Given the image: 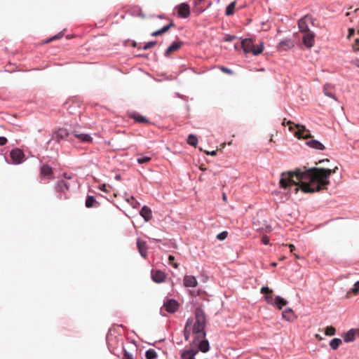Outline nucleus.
<instances>
[{
    "mask_svg": "<svg viewBox=\"0 0 359 359\" xmlns=\"http://www.w3.org/2000/svg\"><path fill=\"white\" fill-rule=\"evenodd\" d=\"M323 91L325 95L335 99L333 93V89L330 85H325L323 87Z\"/></svg>",
    "mask_w": 359,
    "mask_h": 359,
    "instance_id": "33",
    "label": "nucleus"
},
{
    "mask_svg": "<svg viewBox=\"0 0 359 359\" xmlns=\"http://www.w3.org/2000/svg\"><path fill=\"white\" fill-rule=\"evenodd\" d=\"M264 50V44L263 43H259V45H254L252 50L250 53H252L255 55H258L262 53Z\"/></svg>",
    "mask_w": 359,
    "mask_h": 359,
    "instance_id": "31",
    "label": "nucleus"
},
{
    "mask_svg": "<svg viewBox=\"0 0 359 359\" xmlns=\"http://www.w3.org/2000/svg\"><path fill=\"white\" fill-rule=\"evenodd\" d=\"M106 187L107 185L106 184H102L100 187V189L103 191H107V189H106Z\"/></svg>",
    "mask_w": 359,
    "mask_h": 359,
    "instance_id": "54",
    "label": "nucleus"
},
{
    "mask_svg": "<svg viewBox=\"0 0 359 359\" xmlns=\"http://www.w3.org/2000/svg\"><path fill=\"white\" fill-rule=\"evenodd\" d=\"M205 153H206L208 155L215 156V155L217 154V150L212 151H211V152L205 151Z\"/></svg>",
    "mask_w": 359,
    "mask_h": 359,
    "instance_id": "52",
    "label": "nucleus"
},
{
    "mask_svg": "<svg viewBox=\"0 0 359 359\" xmlns=\"http://www.w3.org/2000/svg\"><path fill=\"white\" fill-rule=\"evenodd\" d=\"M140 215L147 222L149 221L152 217L151 209L146 205L142 208Z\"/></svg>",
    "mask_w": 359,
    "mask_h": 359,
    "instance_id": "21",
    "label": "nucleus"
},
{
    "mask_svg": "<svg viewBox=\"0 0 359 359\" xmlns=\"http://www.w3.org/2000/svg\"><path fill=\"white\" fill-rule=\"evenodd\" d=\"M219 69L222 72H224L225 74H227L229 75L233 74V72L231 69H229V68L223 67V66L220 67Z\"/></svg>",
    "mask_w": 359,
    "mask_h": 359,
    "instance_id": "43",
    "label": "nucleus"
},
{
    "mask_svg": "<svg viewBox=\"0 0 359 359\" xmlns=\"http://www.w3.org/2000/svg\"><path fill=\"white\" fill-rule=\"evenodd\" d=\"M282 317L287 320H292L294 319V314L292 309H286L283 311Z\"/></svg>",
    "mask_w": 359,
    "mask_h": 359,
    "instance_id": "28",
    "label": "nucleus"
},
{
    "mask_svg": "<svg viewBox=\"0 0 359 359\" xmlns=\"http://www.w3.org/2000/svg\"><path fill=\"white\" fill-rule=\"evenodd\" d=\"M187 143L193 147H196L198 144V139L195 135L191 134L188 136Z\"/></svg>",
    "mask_w": 359,
    "mask_h": 359,
    "instance_id": "35",
    "label": "nucleus"
},
{
    "mask_svg": "<svg viewBox=\"0 0 359 359\" xmlns=\"http://www.w3.org/2000/svg\"><path fill=\"white\" fill-rule=\"evenodd\" d=\"M137 246L139 250L140 254L144 258L147 256V245L145 241H142L141 239H137Z\"/></svg>",
    "mask_w": 359,
    "mask_h": 359,
    "instance_id": "12",
    "label": "nucleus"
},
{
    "mask_svg": "<svg viewBox=\"0 0 359 359\" xmlns=\"http://www.w3.org/2000/svg\"><path fill=\"white\" fill-rule=\"evenodd\" d=\"M174 26H175V25H174L173 22L171 21L169 25H165L163 27H162L161 29H158L157 31H155L153 33H151V36H160V35L165 33L166 32H168L170 29V27H172Z\"/></svg>",
    "mask_w": 359,
    "mask_h": 359,
    "instance_id": "24",
    "label": "nucleus"
},
{
    "mask_svg": "<svg viewBox=\"0 0 359 359\" xmlns=\"http://www.w3.org/2000/svg\"><path fill=\"white\" fill-rule=\"evenodd\" d=\"M288 247L290 248V252H293V250L295 249L294 245H292V244H289V245H288Z\"/></svg>",
    "mask_w": 359,
    "mask_h": 359,
    "instance_id": "55",
    "label": "nucleus"
},
{
    "mask_svg": "<svg viewBox=\"0 0 359 359\" xmlns=\"http://www.w3.org/2000/svg\"><path fill=\"white\" fill-rule=\"evenodd\" d=\"M358 333V330H351L345 334L344 339L346 342L353 341L355 339V334Z\"/></svg>",
    "mask_w": 359,
    "mask_h": 359,
    "instance_id": "22",
    "label": "nucleus"
},
{
    "mask_svg": "<svg viewBox=\"0 0 359 359\" xmlns=\"http://www.w3.org/2000/svg\"><path fill=\"white\" fill-rule=\"evenodd\" d=\"M294 257H295L297 259H299V257L297 255H296V254H294Z\"/></svg>",
    "mask_w": 359,
    "mask_h": 359,
    "instance_id": "62",
    "label": "nucleus"
},
{
    "mask_svg": "<svg viewBox=\"0 0 359 359\" xmlns=\"http://www.w3.org/2000/svg\"><path fill=\"white\" fill-rule=\"evenodd\" d=\"M287 125L289 126V130L290 131H293V125L296 128H297V130L294 132V135L298 139H309L312 137L310 131L307 130L304 126L300 124H294L291 121H288L287 122Z\"/></svg>",
    "mask_w": 359,
    "mask_h": 359,
    "instance_id": "4",
    "label": "nucleus"
},
{
    "mask_svg": "<svg viewBox=\"0 0 359 359\" xmlns=\"http://www.w3.org/2000/svg\"><path fill=\"white\" fill-rule=\"evenodd\" d=\"M8 140L4 137H0V146H4L7 143Z\"/></svg>",
    "mask_w": 359,
    "mask_h": 359,
    "instance_id": "48",
    "label": "nucleus"
},
{
    "mask_svg": "<svg viewBox=\"0 0 359 359\" xmlns=\"http://www.w3.org/2000/svg\"><path fill=\"white\" fill-rule=\"evenodd\" d=\"M309 169L306 167L302 168H296L293 171L283 172L280 174L279 180V187L283 189H287L292 186H299L304 192L303 187L304 184H310ZM311 187V185H309Z\"/></svg>",
    "mask_w": 359,
    "mask_h": 359,
    "instance_id": "2",
    "label": "nucleus"
},
{
    "mask_svg": "<svg viewBox=\"0 0 359 359\" xmlns=\"http://www.w3.org/2000/svg\"><path fill=\"white\" fill-rule=\"evenodd\" d=\"M354 32H355V29L353 28L348 29V38H350L352 35H353Z\"/></svg>",
    "mask_w": 359,
    "mask_h": 359,
    "instance_id": "50",
    "label": "nucleus"
},
{
    "mask_svg": "<svg viewBox=\"0 0 359 359\" xmlns=\"http://www.w3.org/2000/svg\"><path fill=\"white\" fill-rule=\"evenodd\" d=\"M241 46L245 53H250L254 47L252 41L250 39H245L241 41Z\"/></svg>",
    "mask_w": 359,
    "mask_h": 359,
    "instance_id": "19",
    "label": "nucleus"
},
{
    "mask_svg": "<svg viewBox=\"0 0 359 359\" xmlns=\"http://www.w3.org/2000/svg\"><path fill=\"white\" fill-rule=\"evenodd\" d=\"M236 6V1H233L231 4H229L226 8V11H225L226 15H233L234 13V10H235Z\"/></svg>",
    "mask_w": 359,
    "mask_h": 359,
    "instance_id": "32",
    "label": "nucleus"
},
{
    "mask_svg": "<svg viewBox=\"0 0 359 359\" xmlns=\"http://www.w3.org/2000/svg\"><path fill=\"white\" fill-rule=\"evenodd\" d=\"M233 38H234V36H231V38H229V39H228V40H229V41H230V40H231Z\"/></svg>",
    "mask_w": 359,
    "mask_h": 359,
    "instance_id": "64",
    "label": "nucleus"
},
{
    "mask_svg": "<svg viewBox=\"0 0 359 359\" xmlns=\"http://www.w3.org/2000/svg\"><path fill=\"white\" fill-rule=\"evenodd\" d=\"M194 341L198 345V348L196 350H198V351H201L203 353H206L209 351V342L208 340L205 339V338L196 339V341L194 340Z\"/></svg>",
    "mask_w": 359,
    "mask_h": 359,
    "instance_id": "8",
    "label": "nucleus"
},
{
    "mask_svg": "<svg viewBox=\"0 0 359 359\" xmlns=\"http://www.w3.org/2000/svg\"><path fill=\"white\" fill-rule=\"evenodd\" d=\"M262 242L264 245H268L269 243V238L266 236H263L262 238Z\"/></svg>",
    "mask_w": 359,
    "mask_h": 359,
    "instance_id": "47",
    "label": "nucleus"
},
{
    "mask_svg": "<svg viewBox=\"0 0 359 359\" xmlns=\"http://www.w3.org/2000/svg\"><path fill=\"white\" fill-rule=\"evenodd\" d=\"M63 34H58L53 37H51L50 39H49L48 41H47V43L48 42H50L53 40H55V39H60L61 37H62Z\"/></svg>",
    "mask_w": 359,
    "mask_h": 359,
    "instance_id": "46",
    "label": "nucleus"
},
{
    "mask_svg": "<svg viewBox=\"0 0 359 359\" xmlns=\"http://www.w3.org/2000/svg\"><path fill=\"white\" fill-rule=\"evenodd\" d=\"M115 179L116 180H121V176L119 175H116V177H115Z\"/></svg>",
    "mask_w": 359,
    "mask_h": 359,
    "instance_id": "57",
    "label": "nucleus"
},
{
    "mask_svg": "<svg viewBox=\"0 0 359 359\" xmlns=\"http://www.w3.org/2000/svg\"><path fill=\"white\" fill-rule=\"evenodd\" d=\"M163 307L168 313H173L178 310L179 304L176 300L170 299L164 302Z\"/></svg>",
    "mask_w": 359,
    "mask_h": 359,
    "instance_id": "7",
    "label": "nucleus"
},
{
    "mask_svg": "<svg viewBox=\"0 0 359 359\" xmlns=\"http://www.w3.org/2000/svg\"><path fill=\"white\" fill-rule=\"evenodd\" d=\"M178 15L184 18L190 15V8L187 4L183 3L177 7Z\"/></svg>",
    "mask_w": 359,
    "mask_h": 359,
    "instance_id": "9",
    "label": "nucleus"
},
{
    "mask_svg": "<svg viewBox=\"0 0 359 359\" xmlns=\"http://www.w3.org/2000/svg\"><path fill=\"white\" fill-rule=\"evenodd\" d=\"M287 304V300L282 298L280 296H277L275 298L274 304L279 309H282Z\"/></svg>",
    "mask_w": 359,
    "mask_h": 359,
    "instance_id": "29",
    "label": "nucleus"
},
{
    "mask_svg": "<svg viewBox=\"0 0 359 359\" xmlns=\"http://www.w3.org/2000/svg\"><path fill=\"white\" fill-rule=\"evenodd\" d=\"M200 169L202 170H205V168H204V167H203V166H201Z\"/></svg>",
    "mask_w": 359,
    "mask_h": 359,
    "instance_id": "61",
    "label": "nucleus"
},
{
    "mask_svg": "<svg viewBox=\"0 0 359 359\" xmlns=\"http://www.w3.org/2000/svg\"><path fill=\"white\" fill-rule=\"evenodd\" d=\"M298 190H299V187H297V188L295 189L296 192H297V191H298Z\"/></svg>",
    "mask_w": 359,
    "mask_h": 359,
    "instance_id": "63",
    "label": "nucleus"
},
{
    "mask_svg": "<svg viewBox=\"0 0 359 359\" xmlns=\"http://www.w3.org/2000/svg\"><path fill=\"white\" fill-rule=\"evenodd\" d=\"M323 162H329V159L325 158V159L320 160L318 163H316V164L318 165V164L322 163Z\"/></svg>",
    "mask_w": 359,
    "mask_h": 359,
    "instance_id": "53",
    "label": "nucleus"
},
{
    "mask_svg": "<svg viewBox=\"0 0 359 359\" xmlns=\"http://www.w3.org/2000/svg\"><path fill=\"white\" fill-rule=\"evenodd\" d=\"M64 177L67 179H71V177L69 176L67 173L64 174Z\"/></svg>",
    "mask_w": 359,
    "mask_h": 359,
    "instance_id": "59",
    "label": "nucleus"
},
{
    "mask_svg": "<svg viewBox=\"0 0 359 359\" xmlns=\"http://www.w3.org/2000/svg\"><path fill=\"white\" fill-rule=\"evenodd\" d=\"M351 63H352L353 65H355V66H356V67H359V59H355V60H353V61L351 62Z\"/></svg>",
    "mask_w": 359,
    "mask_h": 359,
    "instance_id": "51",
    "label": "nucleus"
},
{
    "mask_svg": "<svg viewBox=\"0 0 359 359\" xmlns=\"http://www.w3.org/2000/svg\"><path fill=\"white\" fill-rule=\"evenodd\" d=\"M156 44V41H150L147 43L142 48L143 50H147L154 47Z\"/></svg>",
    "mask_w": 359,
    "mask_h": 359,
    "instance_id": "42",
    "label": "nucleus"
},
{
    "mask_svg": "<svg viewBox=\"0 0 359 359\" xmlns=\"http://www.w3.org/2000/svg\"><path fill=\"white\" fill-rule=\"evenodd\" d=\"M196 1H196V2H195V6H198V5L201 3V1H202L203 0H196Z\"/></svg>",
    "mask_w": 359,
    "mask_h": 359,
    "instance_id": "58",
    "label": "nucleus"
},
{
    "mask_svg": "<svg viewBox=\"0 0 359 359\" xmlns=\"http://www.w3.org/2000/svg\"><path fill=\"white\" fill-rule=\"evenodd\" d=\"M174 260H175V257L172 255H169V257H168L169 264L172 265L174 268L177 269L178 264H177V263L174 262Z\"/></svg>",
    "mask_w": 359,
    "mask_h": 359,
    "instance_id": "41",
    "label": "nucleus"
},
{
    "mask_svg": "<svg viewBox=\"0 0 359 359\" xmlns=\"http://www.w3.org/2000/svg\"><path fill=\"white\" fill-rule=\"evenodd\" d=\"M309 18L311 19V18H309L308 15H306L299 20L298 26L302 32L306 33V32H310L309 26H308V23H307V20Z\"/></svg>",
    "mask_w": 359,
    "mask_h": 359,
    "instance_id": "14",
    "label": "nucleus"
},
{
    "mask_svg": "<svg viewBox=\"0 0 359 359\" xmlns=\"http://www.w3.org/2000/svg\"><path fill=\"white\" fill-rule=\"evenodd\" d=\"M222 199L224 202H226L227 201V197H226V195L225 193H223L222 194Z\"/></svg>",
    "mask_w": 359,
    "mask_h": 359,
    "instance_id": "56",
    "label": "nucleus"
},
{
    "mask_svg": "<svg viewBox=\"0 0 359 359\" xmlns=\"http://www.w3.org/2000/svg\"><path fill=\"white\" fill-rule=\"evenodd\" d=\"M151 157L149 156H140L137 158V161L140 164H144L149 162L151 161Z\"/></svg>",
    "mask_w": 359,
    "mask_h": 359,
    "instance_id": "39",
    "label": "nucleus"
},
{
    "mask_svg": "<svg viewBox=\"0 0 359 359\" xmlns=\"http://www.w3.org/2000/svg\"><path fill=\"white\" fill-rule=\"evenodd\" d=\"M69 189V184L64 180L60 181L56 185V190L61 193H65Z\"/></svg>",
    "mask_w": 359,
    "mask_h": 359,
    "instance_id": "27",
    "label": "nucleus"
},
{
    "mask_svg": "<svg viewBox=\"0 0 359 359\" xmlns=\"http://www.w3.org/2000/svg\"><path fill=\"white\" fill-rule=\"evenodd\" d=\"M198 353V350H194V348H190L185 350L182 353V359H196L195 355Z\"/></svg>",
    "mask_w": 359,
    "mask_h": 359,
    "instance_id": "15",
    "label": "nucleus"
},
{
    "mask_svg": "<svg viewBox=\"0 0 359 359\" xmlns=\"http://www.w3.org/2000/svg\"><path fill=\"white\" fill-rule=\"evenodd\" d=\"M152 279L156 283H162L165 278V274L161 271H155L151 273Z\"/></svg>",
    "mask_w": 359,
    "mask_h": 359,
    "instance_id": "18",
    "label": "nucleus"
},
{
    "mask_svg": "<svg viewBox=\"0 0 359 359\" xmlns=\"http://www.w3.org/2000/svg\"><path fill=\"white\" fill-rule=\"evenodd\" d=\"M184 285L185 287H195L198 285V281L194 276H185L184 278Z\"/></svg>",
    "mask_w": 359,
    "mask_h": 359,
    "instance_id": "13",
    "label": "nucleus"
},
{
    "mask_svg": "<svg viewBox=\"0 0 359 359\" xmlns=\"http://www.w3.org/2000/svg\"><path fill=\"white\" fill-rule=\"evenodd\" d=\"M183 44L182 41L173 42L165 51L164 55L169 57L172 53L177 51Z\"/></svg>",
    "mask_w": 359,
    "mask_h": 359,
    "instance_id": "11",
    "label": "nucleus"
},
{
    "mask_svg": "<svg viewBox=\"0 0 359 359\" xmlns=\"http://www.w3.org/2000/svg\"><path fill=\"white\" fill-rule=\"evenodd\" d=\"M358 292H359V280L357 281L354 284L353 287L349 292H347L346 297L348 298L350 297L351 293L357 294L358 293Z\"/></svg>",
    "mask_w": 359,
    "mask_h": 359,
    "instance_id": "38",
    "label": "nucleus"
},
{
    "mask_svg": "<svg viewBox=\"0 0 359 359\" xmlns=\"http://www.w3.org/2000/svg\"><path fill=\"white\" fill-rule=\"evenodd\" d=\"M308 169L309 172L308 177L310 179L311 187H309V184H304L303 189L305 193H313L327 189V185L330 184V177L332 174L337 172L338 167L335 166L333 169L317 167Z\"/></svg>",
    "mask_w": 359,
    "mask_h": 359,
    "instance_id": "1",
    "label": "nucleus"
},
{
    "mask_svg": "<svg viewBox=\"0 0 359 359\" xmlns=\"http://www.w3.org/2000/svg\"><path fill=\"white\" fill-rule=\"evenodd\" d=\"M145 357L147 359H156L157 358V353L154 349H149L146 351Z\"/></svg>",
    "mask_w": 359,
    "mask_h": 359,
    "instance_id": "37",
    "label": "nucleus"
},
{
    "mask_svg": "<svg viewBox=\"0 0 359 359\" xmlns=\"http://www.w3.org/2000/svg\"><path fill=\"white\" fill-rule=\"evenodd\" d=\"M302 39L304 44L306 47L311 48L314 43V34L311 31L306 32L304 33Z\"/></svg>",
    "mask_w": 359,
    "mask_h": 359,
    "instance_id": "10",
    "label": "nucleus"
},
{
    "mask_svg": "<svg viewBox=\"0 0 359 359\" xmlns=\"http://www.w3.org/2000/svg\"><path fill=\"white\" fill-rule=\"evenodd\" d=\"M294 41L291 39H285L278 44V48L282 50H287L294 47Z\"/></svg>",
    "mask_w": 359,
    "mask_h": 359,
    "instance_id": "17",
    "label": "nucleus"
},
{
    "mask_svg": "<svg viewBox=\"0 0 359 359\" xmlns=\"http://www.w3.org/2000/svg\"><path fill=\"white\" fill-rule=\"evenodd\" d=\"M124 359H133L131 354L128 353V352H125L123 355Z\"/></svg>",
    "mask_w": 359,
    "mask_h": 359,
    "instance_id": "49",
    "label": "nucleus"
},
{
    "mask_svg": "<svg viewBox=\"0 0 359 359\" xmlns=\"http://www.w3.org/2000/svg\"><path fill=\"white\" fill-rule=\"evenodd\" d=\"M74 136L83 142H90L93 139L88 134L79 133L77 131L74 132Z\"/></svg>",
    "mask_w": 359,
    "mask_h": 359,
    "instance_id": "25",
    "label": "nucleus"
},
{
    "mask_svg": "<svg viewBox=\"0 0 359 359\" xmlns=\"http://www.w3.org/2000/svg\"><path fill=\"white\" fill-rule=\"evenodd\" d=\"M69 135V133L67 129L60 128L57 131L53 133L50 140H55V142L59 143L61 140H63L68 137Z\"/></svg>",
    "mask_w": 359,
    "mask_h": 359,
    "instance_id": "6",
    "label": "nucleus"
},
{
    "mask_svg": "<svg viewBox=\"0 0 359 359\" xmlns=\"http://www.w3.org/2000/svg\"><path fill=\"white\" fill-rule=\"evenodd\" d=\"M195 323L192 327V332L196 335L194 341L205 337V328L207 320L204 311L201 308H196L194 312Z\"/></svg>",
    "mask_w": 359,
    "mask_h": 359,
    "instance_id": "3",
    "label": "nucleus"
},
{
    "mask_svg": "<svg viewBox=\"0 0 359 359\" xmlns=\"http://www.w3.org/2000/svg\"><path fill=\"white\" fill-rule=\"evenodd\" d=\"M341 343L342 341L340 339L334 338L331 340L330 346L333 350H337L340 346V344H341Z\"/></svg>",
    "mask_w": 359,
    "mask_h": 359,
    "instance_id": "34",
    "label": "nucleus"
},
{
    "mask_svg": "<svg viewBox=\"0 0 359 359\" xmlns=\"http://www.w3.org/2000/svg\"><path fill=\"white\" fill-rule=\"evenodd\" d=\"M336 330L332 326H328L325 329V334L327 336H333L334 335Z\"/></svg>",
    "mask_w": 359,
    "mask_h": 359,
    "instance_id": "40",
    "label": "nucleus"
},
{
    "mask_svg": "<svg viewBox=\"0 0 359 359\" xmlns=\"http://www.w3.org/2000/svg\"><path fill=\"white\" fill-rule=\"evenodd\" d=\"M53 173V169L48 165H43L41 168V174L43 176H50Z\"/></svg>",
    "mask_w": 359,
    "mask_h": 359,
    "instance_id": "30",
    "label": "nucleus"
},
{
    "mask_svg": "<svg viewBox=\"0 0 359 359\" xmlns=\"http://www.w3.org/2000/svg\"><path fill=\"white\" fill-rule=\"evenodd\" d=\"M97 201L93 196H88L86 200V206L88 208H92Z\"/></svg>",
    "mask_w": 359,
    "mask_h": 359,
    "instance_id": "36",
    "label": "nucleus"
},
{
    "mask_svg": "<svg viewBox=\"0 0 359 359\" xmlns=\"http://www.w3.org/2000/svg\"><path fill=\"white\" fill-rule=\"evenodd\" d=\"M129 117L134 119L137 123H149V121L144 116L135 111L130 113Z\"/></svg>",
    "mask_w": 359,
    "mask_h": 359,
    "instance_id": "20",
    "label": "nucleus"
},
{
    "mask_svg": "<svg viewBox=\"0 0 359 359\" xmlns=\"http://www.w3.org/2000/svg\"><path fill=\"white\" fill-rule=\"evenodd\" d=\"M193 323V319L191 318H189L187 320V322L186 323L185 327H184V339L186 341H188L189 339L190 332L191 330H192V328L189 327Z\"/></svg>",
    "mask_w": 359,
    "mask_h": 359,
    "instance_id": "26",
    "label": "nucleus"
},
{
    "mask_svg": "<svg viewBox=\"0 0 359 359\" xmlns=\"http://www.w3.org/2000/svg\"><path fill=\"white\" fill-rule=\"evenodd\" d=\"M316 337L317 339H320V340H321V339H322V337H321L319 334H316Z\"/></svg>",
    "mask_w": 359,
    "mask_h": 359,
    "instance_id": "60",
    "label": "nucleus"
},
{
    "mask_svg": "<svg viewBox=\"0 0 359 359\" xmlns=\"http://www.w3.org/2000/svg\"><path fill=\"white\" fill-rule=\"evenodd\" d=\"M306 144L311 148L319 149V150H324L325 148V146L321 142H320L319 141L316 140H309L306 142Z\"/></svg>",
    "mask_w": 359,
    "mask_h": 359,
    "instance_id": "23",
    "label": "nucleus"
},
{
    "mask_svg": "<svg viewBox=\"0 0 359 359\" xmlns=\"http://www.w3.org/2000/svg\"><path fill=\"white\" fill-rule=\"evenodd\" d=\"M227 235L228 233L226 231H223L217 236V238L219 241H223L227 237Z\"/></svg>",
    "mask_w": 359,
    "mask_h": 359,
    "instance_id": "44",
    "label": "nucleus"
},
{
    "mask_svg": "<svg viewBox=\"0 0 359 359\" xmlns=\"http://www.w3.org/2000/svg\"><path fill=\"white\" fill-rule=\"evenodd\" d=\"M261 292L264 294V299L268 304H273V291L267 287H262L261 288Z\"/></svg>",
    "mask_w": 359,
    "mask_h": 359,
    "instance_id": "16",
    "label": "nucleus"
},
{
    "mask_svg": "<svg viewBox=\"0 0 359 359\" xmlns=\"http://www.w3.org/2000/svg\"><path fill=\"white\" fill-rule=\"evenodd\" d=\"M10 156L13 161V163L15 164H19L22 163L25 157L23 151L18 148L11 150L10 152Z\"/></svg>",
    "mask_w": 359,
    "mask_h": 359,
    "instance_id": "5",
    "label": "nucleus"
},
{
    "mask_svg": "<svg viewBox=\"0 0 359 359\" xmlns=\"http://www.w3.org/2000/svg\"><path fill=\"white\" fill-rule=\"evenodd\" d=\"M354 51L359 50V39H356L352 46Z\"/></svg>",
    "mask_w": 359,
    "mask_h": 359,
    "instance_id": "45",
    "label": "nucleus"
}]
</instances>
